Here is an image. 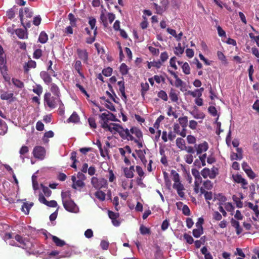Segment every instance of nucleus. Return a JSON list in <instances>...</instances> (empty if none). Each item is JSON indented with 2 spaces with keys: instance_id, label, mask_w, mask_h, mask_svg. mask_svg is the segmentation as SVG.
Listing matches in <instances>:
<instances>
[{
  "instance_id": "27",
  "label": "nucleus",
  "mask_w": 259,
  "mask_h": 259,
  "mask_svg": "<svg viewBox=\"0 0 259 259\" xmlns=\"http://www.w3.org/2000/svg\"><path fill=\"white\" fill-rule=\"evenodd\" d=\"M0 128L2 131L0 132V135H5L8 130V126L5 121L0 119Z\"/></svg>"
},
{
  "instance_id": "4",
  "label": "nucleus",
  "mask_w": 259,
  "mask_h": 259,
  "mask_svg": "<svg viewBox=\"0 0 259 259\" xmlns=\"http://www.w3.org/2000/svg\"><path fill=\"white\" fill-rule=\"evenodd\" d=\"M33 15L32 12L28 8H25L24 9L22 8L19 11V17L20 19L21 23L22 25L26 27H30L31 26L30 21H27V19H25L24 16L26 18H30Z\"/></svg>"
},
{
  "instance_id": "56",
  "label": "nucleus",
  "mask_w": 259,
  "mask_h": 259,
  "mask_svg": "<svg viewBox=\"0 0 259 259\" xmlns=\"http://www.w3.org/2000/svg\"><path fill=\"white\" fill-rule=\"evenodd\" d=\"M136 170L140 177H144L145 173L141 166H136Z\"/></svg>"
},
{
  "instance_id": "41",
  "label": "nucleus",
  "mask_w": 259,
  "mask_h": 259,
  "mask_svg": "<svg viewBox=\"0 0 259 259\" xmlns=\"http://www.w3.org/2000/svg\"><path fill=\"white\" fill-rule=\"evenodd\" d=\"M15 33L18 37L21 39L25 38V31L22 29H17L15 30Z\"/></svg>"
},
{
  "instance_id": "6",
  "label": "nucleus",
  "mask_w": 259,
  "mask_h": 259,
  "mask_svg": "<svg viewBox=\"0 0 259 259\" xmlns=\"http://www.w3.org/2000/svg\"><path fill=\"white\" fill-rule=\"evenodd\" d=\"M200 174L204 179L209 178L210 179H213L219 174V171L217 168L213 167L211 169L208 168H203L201 171Z\"/></svg>"
},
{
  "instance_id": "17",
  "label": "nucleus",
  "mask_w": 259,
  "mask_h": 259,
  "mask_svg": "<svg viewBox=\"0 0 259 259\" xmlns=\"http://www.w3.org/2000/svg\"><path fill=\"white\" fill-rule=\"evenodd\" d=\"M41 78L43 79L44 82L49 84L52 82V79L50 74L46 71H42L40 73Z\"/></svg>"
},
{
  "instance_id": "26",
  "label": "nucleus",
  "mask_w": 259,
  "mask_h": 259,
  "mask_svg": "<svg viewBox=\"0 0 259 259\" xmlns=\"http://www.w3.org/2000/svg\"><path fill=\"white\" fill-rule=\"evenodd\" d=\"M192 174L195 178V181H199V183H202V179L200 176V172L196 168L192 169Z\"/></svg>"
},
{
  "instance_id": "16",
  "label": "nucleus",
  "mask_w": 259,
  "mask_h": 259,
  "mask_svg": "<svg viewBox=\"0 0 259 259\" xmlns=\"http://www.w3.org/2000/svg\"><path fill=\"white\" fill-rule=\"evenodd\" d=\"M200 192L201 194H203L205 197V199L206 201H209L212 199V193L211 192L207 191L203 187H201L200 189ZM208 204L209 205L210 202L207 201Z\"/></svg>"
},
{
  "instance_id": "52",
  "label": "nucleus",
  "mask_w": 259,
  "mask_h": 259,
  "mask_svg": "<svg viewBox=\"0 0 259 259\" xmlns=\"http://www.w3.org/2000/svg\"><path fill=\"white\" fill-rule=\"evenodd\" d=\"M7 16L10 19L13 18L15 16V12L14 9L13 8L9 9L7 12Z\"/></svg>"
},
{
  "instance_id": "8",
  "label": "nucleus",
  "mask_w": 259,
  "mask_h": 259,
  "mask_svg": "<svg viewBox=\"0 0 259 259\" xmlns=\"http://www.w3.org/2000/svg\"><path fill=\"white\" fill-rule=\"evenodd\" d=\"M57 98L51 96L50 93H46L44 95V102L48 106L52 109L55 108L56 106Z\"/></svg>"
},
{
  "instance_id": "45",
  "label": "nucleus",
  "mask_w": 259,
  "mask_h": 259,
  "mask_svg": "<svg viewBox=\"0 0 259 259\" xmlns=\"http://www.w3.org/2000/svg\"><path fill=\"white\" fill-rule=\"evenodd\" d=\"M157 96L159 98H161L164 101H167L168 100L167 94L164 91L161 90L159 91L157 94Z\"/></svg>"
},
{
  "instance_id": "24",
  "label": "nucleus",
  "mask_w": 259,
  "mask_h": 259,
  "mask_svg": "<svg viewBox=\"0 0 259 259\" xmlns=\"http://www.w3.org/2000/svg\"><path fill=\"white\" fill-rule=\"evenodd\" d=\"M33 203H28L25 202L23 204L21 207V210L24 212L25 214H28L29 212L30 209L33 206Z\"/></svg>"
},
{
  "instance_id": "29",
  "label": "nucleus",
  "mask_w": 259,
  "mask_h": 259,
  "mask_svg": "<svg viewBox=\"0 0 259 259\" xmlns=\"http://www.w3.org/2000/svg\"><path fill=\"white\" fill-rule=\"evenodd\" d=\"M52 239L54 243L56 244V245L58 246L61 247L65 244V242L64 241L61 240L60 238L55 236H52Z\"/></svg>"
},
{
  "instance_id": "64",
  "label": "nucleus",
  "mask_w": 259,
  "mask_h": 259,
  "mask_svg": "<svg viewBox=\"0 0 259 259\" xmlns=\"http://www.w3.org/2000/svg\"><path fill=\"white\" fill-rule=\"evenodd\" d=\"M36 128L38 131H42L44 129V124L40 121L37 122L36 124Z\"/></svg>"
},
{
  "instance_id": "33",
  "label": "nucleus",
  "mask_w": 259,
  "mask_h": 259,
  "mask_svg": "<svg viewBox=\"0 0 259 259\" xmlns=\"http://www.w3.org/2000/svg\"><path fill=\"white\" fill-rule=\"evenodd\" d=\"M202 187L205 190H210L213 188V183L209 180H206L203 182Z\"/></svg>"
},
{
  "instance_id": "50",
  "label": "nucleus",
  "mask_w": 259,
  "mask_h": 259,
  "mask_svg": "<svg viewBox=\"0 0 259 259\" xmlns=\"http://www.w3.org/2000/svg\"><path fill=\"white\" fill-rule=\"evenodd\" d=\"M140 231L142 235L149 234L150 233L149 229L143 225L140 226Z\"/></svg>"
},
{
  "instance_id": "23",
  "label": "nucleus",
  "mask_w": 259,
  "mask_h": 259,
  "mask_svg": "<svg viewBox=\"0 0 259 259\" xmlns=\"http://www.w3.org/2000/svg\"><path fill=\"white\" fill-rule=\"evenodd\" d=\"M74 68L77 71L79 76L82 78H84V75H83V73L82 72H81V71H80L81 68H82V64H81V62L80 61L77 60L75 62Z\"/></svg>"
},
{
  "instance_id": "63",
  "label": "nucleus",
  "mask_w": 259,
  "mask_h": 259,
  "mask_svg": "<svg viewBox=\"0 0 259 259\" xmlns=\"http://www.w3.org/2000/svg\"><path fill=\"white\" fill-rule=\"evenodd\" d=\"M42 55V51L40 49H37L33 53V57L35 59H39Z\"/></svg>"
},
{
  "instance_id": "12",
  "label": "nucleus",
  "mask_w": 259,
  "mask_h": 259,
  "mask_svg": "<svg viewBox=\"0 0 259 259\" xmlns=\"http://www.w3.org/2000/svg\"><path fill=\"white\" fill-rule=\"evenodd\" d=\"M38 200L41 203L51 207H56L58 205L57 202L55 200L48 201L42 194L39 195Z\"/></svg>"
},
{
  "instance_id": "20",
  "label": "nucleus",
  "mask_w": 259,
  "mask_h": 259,
  "mask_svg": "<svg viewBox=\"0 0 259 259\" xmlns=\"http://www.w3.org/2000/svg\"><path fill=\"white\" fill-rule=\"evenodd\" d=\"M129 132L130 135H131V133L134 134L139 140L143 137L142 132L136 127H132L130 130H129Z\"/></svg>"
},
{
  "instance_id": "38",
  "label": "nucleus",
  "mask_w": 259,
  "mask_h": 259,
  "mask_svg": "<svg viewBox=\"0 0 259 259\" xmlns=\"http://www.w3.org/2000/svg\"><path fill=\"white\" fill-rule=\"evenodd\" d=\"M33 92L40 96L42 93V87L40 84H36V86L33 87Z\"/></svg>"
},
{
  "instance_id": "54",
  "label": "nucleus",
  "mask_w": 259,
  "mask_h": 259,
  "mask_svg": "<svg viewBox=\"0 0 259 259\" xmlns=\"http://www.w3.org/2000/svg\"><path fill=\"white\" fill-rule=\"evenodd\" d=\"M182 211L184 215L189 216L190 215V210L187 205H184L182 208Z\"/></svg>"
},
{
  "instance_id": "14",
  "label": "nucleus",
  "mask_w": 259,
  "mask_h": 259,
  "mask_svg": "<svg viewBox=\"0 0 259 259\" xmlns=\"http://www.w3.org/2000/svg\"><path fill=\"white\" fill-rule=\"evenodd\" d=\"M123 170L124 176L126 178L131 179L134 177V166H131L130 167H124Z\"/></svg>"
},
{
  "instance_id": "43",
  "label": "nucleus",
  "mask_w": 259,
  "mask_h": 259,
  "mask_svg": "<svg viewBox=\"0 0 259 259\" xmlns=\"http://www.w3.org/2000/svg\"><path fill=\"white\" fill-rule=\"evenodd\" d=\"M107 16H106L104 12H102L100 15V19L102 21V22L103 24V25L107 27L108 26V23L107 20Z\"/></svg>"
},
{
  "instance_id": "31",
  "label": "nucleus",
  "mask_w": 259,
  "mask_h": 259,
  "mask_svg": "<svg viewBox=\"0 0 259 259\" xmlns=\"http://www.w3.org/2000/svg\"><path fill=\"white\" fill-rule=\"evenodd\" d=\"M29 151V149L28 147L26 146H22L19 151L20 153V158L23 161L24 160V155H25L26 153H28Z\"/></svg>"
},
{
  "instance_id": "10",
  "label": "nucleus",
  "mask_w": 259,
  "mask_h": 259,
  "mask_svg": "<svg viewBox=\"0 0 259 259\" xmlns=\"http://www.w3.org/2000/svg\"><path fill=\"white\" fill-rule=\"evenodd\" d=\"M203 223V219L201 218L198 219V222L196 223L197 228L193 230V235L196 238L199 237L203 233V227L202 225Z\"/></svg>"
},
{
  "instance_id": "59",
  "label": "nucleus",
  "mask_w": 259,
  "mask_h": 259,
  "mask_svg": "<svg viewBox=\"0 0 259 259\" xmlns=\"http://www.w3.org/2000/svg\"><path fill=\"white\" fill-rule=\"evenodd\" d=\"M32 185L33 188L34 190H37L38 189V183L36 181V177L34 175L32 176Z\"/></svg>"
},
{
  "instance_id": "39",
  "label": "nucleus",
  "mask_w": 259,
  "mask_h": 259,
  "mask_svg": "<svg viewBox=\"0 0 259 259\" xmlns=\"http://www.w3.org/2000/svg\"><path fill=\"white\" fill-rule=\"evenodd\" d=\"M120 71L122 75H126L128 71V68L125 63H122L120 66Z\"/></svg>"
},
{
  "instance_id": "32",
  "label": "nucleus",
  "mask_w": 259,
  "mask_h": 259,
  "mask_svg": "<svg viewBox=\"0 0 259 259\" xmlns=\"http://www.w3.org/2000/svg\"><path fill=\"white\" fill-rule=\"evenodd\" d=\"M248 207L254 212L256 217L258 218L259 215V210L258 209V206L257 205H254L251 202H248L247 203Z\"/></svg>"
},
{
  "instance_id": "35",
  "label": "nucleus",
  "mask_w": 259,
  "mask_h": 259,
  "mask_svg": "<svg viewBox=\"0 0 259 259\" xmlns=\"http://www.w3.org/2000/svg\"><path fill=\"white\" fill-rule=\"evenodd\" d=\"M96 197L101 201H104L105 199L106 194L102 191L98 190L95 193Z\"/></svg>"
},
{
  "instance_id": "48",
  "label": "nucleus",
  "mask_w": 259,
  "mask_h": 259,
  "mask_svg": "<svg viewBox=\"0 0 259 259\" xmlns=\"http://www.w3.org/2000/svg\"><path fill=\"white\" fill-rule=\"evenodd\" d=\"M182 69L185 74H189L190 73V68L188 63L185 62L183 64Z\"/></svg>"
},
{
  "instance_id": "7",
  "label": "nucleus",
  "mask_w": 259,
  "mask_h": 259,
  "mask_svg": "<svg viewBox=\"0 0 259 259\" xmlns=\"http://www.w3.org/2000/svg\"><path fill=\"white\" fill-rule=\"evenodd\" d=\"M91 184L95 189L100 190L101 188L106 187L107 181L104 178H98L96 177H93L91 179Z\"/></svg>"
},
{
  "instance_id": "47",
  "label": "nucleus",
  "mask_w": 259,
  "mask_h": 259,
  "mask_svg": "<svg viewBox=\"0 0 259 259\" xmlns=\"http://www.w3.org/2000/svg\"><path fill=\"white\" fill-rule=\"evenodd\" d=\"M162 64L160 61H154L149 62L148 64V67L149 68H150L151 67H155L157 68H159Z\"/></svg>"
},
{
  "instance_id": "62",
  "label": "nucleus",
  "mask_w": 259,
  "mask_h": 259,
  "mask_svg": "<svg viewBox=\"0 0 259 259\" xmlns=\"http://www.w3.org/2000/svg\"><path fill=\"white\" fill-rule=\"evenodd\" d=\"M233 200L235 201L236 204V206L238 208H241L243 206V203L242 202L239 200L238 198L235 197V196H233Z\"/></svg>"
},
{
  "instance_id": "5",
  "label": "nucleus",
  "mask_w": 259,
  "mask_h": 259,
  "mask_svg": "<svg viewBox=\"0 0 259 259\" xmlns=\"http://www.w3.org/2000/svg\"><path fill=\"white\" fill-rule=\"evenodd\" d=\"M99 118L100 119L99 123L101 124V127L104 129H106V127H107L109 121L116 120V117L114 115L108 111L100 114Z\"/></svg>"
},
{
  "instance_id": "30",
  "label": "nucleus",
  "mask_w": 259,
  "mask_h": 259,
  "mask_svg": "<svg viewBox=\"0 0 259 259\" xmlns=\"http://www.w3.org/2000/svg\"><path fill=\"white\" fill-rule=\"evenodd\" d=\"M48 39V35L47 33L44 32L42 31L39 36L38 40L39 41L41 44H45L46 43Z\"/></svg>"
},
{
  "instance_id": "36",
  "label": "nucleus",
  "mask_w": 259,
  "mask_h": 259,
  "mask_svg": "<svg viewBox=\"0 0 259 259\" xmlns=\"http://www.w3.org/2000/svg\"><path fill=\"white\" fill-rule=\"evenodd\" d=\"M85 186V184L81 180H78L75 182V183H73L72 185V188L76 189L77 188H83Z\"/></svg>"
},
{
  "instance_id": "18",
  "label": "nucleus",
  "mask_w": 259,
  "mask_h": 259,
  "mask_svg": "<svg viewBox=\"0 0 259 259\" xmlns=\"http://www.w3.org/2000/svg\"><path fill=\"white\" fill-rule=\"evenodd\" d=\"M231 224L235 228L237 234L239 235L242 231V228L240 226L239 223L234 219H232Z\"/></svg>"
},
{
  "instance_id": "19",
  "label": "nucleus",
  "mask_w": 259,
  "mask_h": 259,
  "mask_svg": "<svg viewBox=\"0 0 259 259\" xmlns=\"http://www.w3.org/2000/svg\"><path fill=\"white\" fill-rule=\"evenodd\" d=\"M50 91L57 98H59L60 96V89L57 85L54 83L51 84Z\"/></svg>"
},
{
  "instance_id": "49",
  "label": "nucleus",
  "mask_w": 259,
  "mask_h": 259,
  "mask_svg": "<svg viewBox=\"0 0 259 259\" xmlns=\"http://www.w3.org/2000/svg\"><path fill=\"white\" fill-rule=\"evenodd\" d=\"M41 187L42 188L43 192L44 193L45 195L47 197H49L52 193L51 191L49 189V188L43 186L42 184L41 185Z\"/></svg>"
},
{
  "instance_id": "15",
  "label": "nucleus",
  "mask_w": 259,
  "mask_h": 259,
  "mask_svg": "<svg viewBox=\"0 0 259 259\" xmlns=\"http://www.w3.org/2000/svg\"><path fill=\"white\" fill-rule=\"evenodd\" d=\"M208 144L207 142H204L200 144H199L197 146H196V149L197 154H200L203 152H205L208 149Z\"/></svg>"
},
{
  "instance_id": "44",
  "label": "nucleus",
  "mask_w": 259,
  "mask_h": 259,
  "mask_svg": "<svg viewBox=\"0 0 259 259\" xmlns=\"http://www.w3.org/2000/svg\"><path fill=\"white\" fill-rule=\"evenodd\" d=\"M13 96V94L12 93L4 92L1 95V98L2 100H8L12 98Z\"/></svg>"
},
{
  "instance_id": "57",
  "label": "nucleus",
  "mask_w": 259,
  "mask_h": 259,
  "mask_svg": "<svg viewBox=\"0 0 259 259\" xmlns=\"http://www.w3.org/2000/svg\"><path fill=\"white\" fill-rule=\"evenodd\" d=\"M163 174L165 184L166 186H168L169 187L170 186L171 183L170 180L168 178V174L165 171L163 172Z\"/></svg>"
},
{
  "instance_id": "61",
  "label": "nucleus",
  "mask_w": 259,
  "mask_h": 259,
  "mask_svg": "<svg viewBox=\"0 0 259 259\" xmlns=\"http://www.w3.org/2000/svg\"><path fill=\"white\" fill-rule=\"evenodd\" d=\"M218 33L220 36H226V32L220 26H218L217 27Z\"/></svg>"
},
{
  "instance_id": "21",
  "label": "nucleus",
  "mask_w": 259,
  "mask_h": 259,
  "mask_svg": "<svg viewBox=\"0 0 259 259\" xmlns=\"http://www.w3.org/2000/svg\"><path fill=\"white\" fill-rule=\"evenodd\" d=\"M234 181L237 183H241L243 186L247 184V181L240 175H233Z\"/></svg>"
},
{
  "instance_id": "11",
  "label": "nucleus",
  "mask_w": 259,
  "mask_h": 259,
  "mask_svg": "<svg viewBox=\"0 0 259 259\" xmlns=\"http://www.w3.org/2000/svg\"><path fill=\"white\" fill-rule=\"evenodd\" d=\"M15 239L21 244V247L24 249H30L32 246V243L28 240L23 238L19 235H16Z\"/></svg>"
},
{
  "instance_id": "9",
  "label": "nucleus",
  "mask_w": 259,
  "mask_h": 259,
  "mask_svg": "<svg viewBox=\"0 0 259 259\" xmlns=\"http://www.w3.org/2000/svg\"><path fill=\"white\" fill-rule=\"evenodd\" d=\"M33 154L35 158L42 160L45 158L46 150L41 146H35L33 151Z\"/></svg>"
},
{
  "instance_id": "28",
  "label": "nucleus",
  "mask_w": 259,
  "mask_h": 259,
  "mask_svg": "<svg viewBox=\"0 0 259 259\" xmlns=\"http://www.w3.org/2000/svg\"><path fill=\"white\" fill-rule=\"evenodd\" d=\"M79 120V117L77 114L74 112L70 117L68 119L67 121L68 122H77Z\"/></svg>"
},
{
  "instance_id": "1",
  "label": "nucleus",
  "mask_w": 259,
  "mask_h": 259,
  "mask_svg": "<svg viewBox=\"0 0 259 259\" xmlns=\"http://www.w3.org/2000/svg\"><path fill=\"white\" fill-rule=\"evenodd\" d=\"M61 198L63 206L66 210L73 213L79 212V208L71 199L69 191L62 192Z\"/></svg>"
},
{
  "instance_id": "46",
  "label": "nucleus",
  "mask_w": 259,
  "mask_h": 259,
  "mask_svg": "<svg viewBox=\"0 0 259 259\" xmlns=\"http://www.w3.org/2000/svg\"><path fill=\"white\" fill-rule=\"evenodd\" d=\"M13 83L17 87L19 88H22L24 87V85L23 82L18 79L12 78Z\"/></svg>"
},
{
  "instance_id": "60",
  "label": "nucleus",
  "mask_w": 259,
  "mask_h": 259,
  "mask_svg": "<svg viewBox=\"0 0 259 259\" xmlns=\"http://www.w3.org/2000/svg\"><path fill=\"white\" fill-rule=\"evenodd\" d=\"M88 122L90 126L92 128H96L97 125L95 121V119L93 117H90L88 119Z\"/></svg>"
},
{
  "instance_id": "42",
  "label": "nucleus",
  "mask_w": 259,
  "mask_h": 259,
  "mask_svg": "<svg viewBox=\"0 0 259 259\" xmlns=\"http://www.w3.org/2000/svg\"><path fill=\"white\" fill-rule=\"evenodd\" d=\"M184 48H183L181 43H179L177 47L175 48V54L177 55H182L184 51Z\"/></svg>"
},
{
  "instance_id": "2",
  "label": "nucleus",
  "mask_w": 259,
  "mask_h": 259,
  "mask_svg": "<svg viewBox=\"0 0 259 259\" xmlns=\"http://www.w3.org/2000/svg\"><path fill=\"white\" fill-rule=\"evenodd\" d=\"M105 130L106 131H110L113 134H115L117 132L123 139H126L128 140H134V137L132 135L130 134L129 130L127 128H123L118 124L110 123Z\"/></svg>"
},
{
  "instance_id": "34",
  "label": "nucleus",
  "mask_w": 259,
  "mask_h": 259,
  "mask_svg": "<svg viewBox=\"0 0 259 259\" xmlns=\"http://www.w3.org/2000/svg\"><path fill=\"white\" fill-rule=\"evenodd\" d=\"M179 124L183 127L184 128H186L188 124V118L187 116H184L183 117H180L179 118Z\"/></svg>"
},
{
  "instance_id": "22",
  "label": "nucleus",
  "mask_w": 259,
  "mask_h": 259,
  "mask_svg": "<svg viewBox=\"0 0 259 259\" xmlns=\"http://www.w3.org/2000/svg\"><path fill=\"white\" fill-rule=\"evenodd\" d=\"M169 96L172 102H178L179 100L178 95L175 89L172 88L170 89L169 93Z\"/></svg>"
},
{
  "instance_id": "25",
  "label": "nucleus",
  "mask_w": 259,
  "mask_h": 259,
  "mask_svg": "<svg viewBox=\"0 0 259 259\" xmlns=\"http://www.w3.org/2000/svg\"><path fill=\"white\" fill-rule=\"evenodd\" d=\"M176 145L182 150H184L186 149L185 141L181 138H178L177 139Z\"/></svg>"
},
{
  "instance_id": "51",
  "label": "nucleus",
  "mask_w": 259,
  "mask_h": 259,
  "mask_svg": "<svg viewBox=\"0 0 259 259\" xmlns=\"http://www.w3.org/2000/svg\"><path fill=\"white\" fill-rule=\"evenodd\" d=\"M236 150H237L238 153H233V155H234L235 156V158H232L240 160L242 158V156L241 155L242 150L240 148H237Z\"/></svg>"
},
{
  "instance_id": "3",
  "label": "nucleus",
  "mask_w": 259,
  "mask_h": 259,
  "mask_svg": "<svg viewBox=\"0 0 259 259\" xmlns=\"http://www.w3.org/2000/svg\"><path fill=\"white\" fill-rule=\"evenodd\" d=\"M171 174L173 176L172 180L174 181L173 185L174 189H176L177 191L178 195L183 197L185 195V193L183 192L184 187L183 184H181L180 181V176L178 172L175 170H171Z\"/></svg>"
},
{
  "instance_id": "37",
  "label": "nucleus",
  "mask_w": 259,
  "mask_h": 259,
  "mask_svg": "<svg viewBox=\"0 0 259 259\" xmlns=\"http://www.w3.org/2000/svg\"><path fill=\"white\" fill-rule=\"evenodd\" d=\"M141 95L143 97H144L145 93L149 90V84L148 83H141Z\"/></svg>"
},
{
  "instance_id": "53",
  "label": "nucleus",
  "mask_w": 259,
  "mask_h": 259,
  "mask_svg": "<svg viewBox=\"0 0 259 259\" xmlns=\"http://www.w3.org/2000/svg\"><path fill=\"white\" fill-rule=\"evenodd\" d=\"M112 72V69L110 67H108L103 70L102 73L106 76H110Z\"/></svg>"
},
{
  "instance_id": "40",
  "label": "nucleus",
  "mask_w": 259,
  "mask_h": 259,
  "mask_svg": "<svg viewBox=\"0 0 259 259\" xmlns=\"http://www.w3.org/2000/svg\"><path fill=\"white\" fill-rule=\"evenodd\" d=\"M36 62L34 61L31 60L29 61L27 64L24 66V69L26 71H28L29 68H35L36 67Z\"/></svg>"
},
{
  "instance_id": "58",
  "label": "nucleus",
  "mask_w": 259,
  "mask_h": 259,
  "mask_svg": "<svg viewBox=\"0 0 259 259\" xmlns=\"http://www.w3.org/2000/svg\"><path fill=\"white\" fill-rule=\"evenodd\" d=\"M184 238L185 239H186L187 242L190 244H192L194 241V240L192 236L187 234H185L184 235Z\"/></svg>"
},
{
  "instance_id": "13",
  "label": "nucleus",
  "mask_w": 259,
  "mask_h": 259,
  "mask_svg": "<svg viewBox=\"0 0 259 259\" xmlns=\"http://www.w3.org/2000/svg\"><path fill=\"white\" fill-rule=\"evenodd\" d=\"M78 58L85 64H88L89 59L88 53L85 50L77 49L76 51Z\"/></svg>"
},
{
  "instance_id": "55",
  "label": "nucleus",
  "mask_w": 259,
  "mask_h": 259,
  "mask_svg": "<svg viewBox=\"0 0 259 259\" xmlns=\"http://www.w3.org/2000/svg\"><path fill=\"white\" fill-rule=\"evenodd\" d=\"M108 215L111 220H113L118 218L119 216V214L118 212H114L112 211H108Z\"/></svg>"
}]
</instances>
